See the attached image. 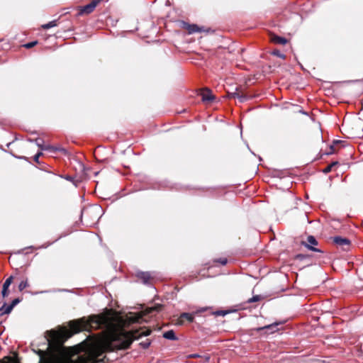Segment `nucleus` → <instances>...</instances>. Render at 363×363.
I'll use <instances>...</instances> for the list:
<instances>
[{
    "instance_id": "nucleus-29",
    "label": "nucleus",
    "mask_w": 363,
    "mask_h": 363,
    "mask_svg": "<svg viewBox=\"0 0 363 363\" xmlns=\"http://www.w3.org/2000/svg\"><path fill=\"white\" fill-rule=\"evenodd\" d=\"M206 311V308H201L199 310H198L197 311H196L195 314H197V313H201V312H204Z\"/></svg>"
},
{
    "instance_id": "nucleus-21",
    "label": "nucleus",
    "mask_w": 363,
    "mask_h": 363,
    "mask_svg": "<svg viewBox=\"0 0 363 363\" xmlns=\"http://www.w3.org/2000/svg\"><path fill=\"white\" fill-rule=\"evenodd\" d=\"M28 286V281L23 280L21 281L18 285V289L19 291H23L24 289H26Z\"/></svg>"
},
{
    "instance_id": "nucleus-22",
    "label": "nucleus",
    "mask_w": 363,
    "mask_h": 363,
    "mask_svg": "<svg viewBox=\"0 0 363 363\" xmlns=\"http://www.w3.org/2000/svg\"><path fill=\"white\" fill-rule=\"evenodd\" d=\"M272 55H276L280 58H282V59H284L285 58V55L282 54L280 51L279 50H274L272 52Z\"/></svg>"
},
{
    "instance_id": "nucleus-33",
    "label": "nucleus",
    "mask_w": 363,
    "mask_h": 363,
    "mask_svg": "<svg viewBox=\"0 0 363 363\" xmlns=\"http://www.w3.org/2000/svg\"><path fill=\"white\" fill-rule=\"evenodd\" d=\"M192 357H199V355L198 354H194V355H192Z\"/></svg>"
},
{
    "instance_id": "nucleus-13",
    "label": "nucleus",
    "mask_w": 363,
    "mask_h": 363,
    "mask_svg": "<svg viewBox=\"0 0 363 363\" xmlns=\"http://www.w3.org/2000/svg\"><path fill=\"white\" fill-rule=\"evenodd\" d=\"M195 313H183L180 315V322H182V318L186 319L189 323H192L194 320Z\"/></svg>"
},
{
    "instance_id": "nucleus-1",
    "label": "nucleus",
    "mask_w": 363,
    "mask_h": 363,
    "mask_svg": "<svg viewBox=\"0 0 363 363\" xmlns=\"http://www.w3.org/2000/svg\"><path fill=\"white\" fill-rule=\"evenodd\" d=\"M111 311H107L99 315L84 317L69 323L70 331L64 328L59 331L50 330L46 332V338L48 342V348L51 350L49 355L48 363L57 361L63 353V342L71 337L72 334L82 330L98 329L101 326L107 327L111 322Z\"/></svg>"
},
{
    "instance_id": "nucleus-23",
    "label": "nucleus",
    "mask_w": 363,
    "mask_h": 363,
    "mask_svg": "<svg viewBox=\"0 0 363 363\" xmlns=\"http://www.w3.org/2000/svg\"><path fill=\"white\" fill-rule=\"evenodd\" d=\"M37 43H38L37 41H33V42L28 43L25 44L23 46L26 48H31L34 47Z\"/></svg>"
},
{
    "instance_id": "nucleus-7",
    "label": "nucleus",
    "mask_w": 363,
    "mask_h": 363,
    "mask_svg": "<svg viewBox=\"0 0 363 363\" xmlns=\"http://www.w3.org/2000/svg\"><path fill=\"white\" fill-rule=\"evenodd\" d=\"M36 143H37V145L41 149V150H56V151H60V152H62L65 154L67 153V150L64 148H54L52 146H50V145H48V146H45L43 145V140H36Z\"/></svg>"
},
{
    "instance_id": "nucleus-4",
    "label": "nucleus",
    "mask_w": 363,
    "mask_h": 363,
    "mask_svg": "<svg viewBox=\"0 0 363 363\" xmlns=\"http://www.w3.org/2000/svg\"><path fill=\"white\" fill-rule=\"evenodd\" d=\"M19 302H20L19 298H15L12 301L11 304H7V303H4L3 304V306L0 308L1 314L3 315V314L10 313L11 312V311L13 310V307L15 306H16Z\"/></svg>"
},
{
    "instance_id": "nucleus-10",
    "label": "nucleus",
    "mask_w": 363,
    "mask_h": 363,
    "mask_svg": "<svg viewBox=\"0 0 363 363\" xmlns=\"http://www.w3.org/2000/svg\"><path fill=\"white\" fill-rule=\"evenodd\" d=\"M137 277L146 284L149 282L150 274L148 272H140L137 273Z\"/></svg>"
},
{
    "instance_id": "nucleus-30",
    "label": "nucleus",
    "mask_w": 363,
    "mask_h": 363,
    "mask_svg": "<svg viewBox=\"0 0 363 363\" xmlns=\"http://www.w3.org/2000/svg\"><path fill=\"white\" fill-rule=\"evenodd\" d=\"M220 263L223 264V265H225L226 263H227V259H224L223 260L220 261Z\"/></svg>"
},
{
    "instance_id": "nucleus-9",
    "label": "nucleus",
    "mask_w": 363,
    "mask_h": 363,
    "mask_svg": "<svg viewBox=\"0 0 363 363\" xmlns=\"http://www.w3.org/2000/svg\"><path fill=\"white\" fill-rule=\"evenodd\" d=\"M142 318V316L140 315L136 314H132L126 316V318L125 320V323L127 324H130L133 323H138L140 322V320Z\"/></svg>"
},
{
    "instance_id": "nucleus-19",
    "label": "nucleus",
    "mask_w": 363,
    "mask_h": 363,
    "mask_svg": "<svg viewBox=\"0 0 363 363\" xmlns=\"http://www.w3.org/2000/svg\"><path fill=\"white\" fill-rule=\"evenodd\" d=\"M96 210H99V208L97 207H95V208H90V209H85L82 212V216H89V214H91V213L95 211Z\"/></svg>"
},
{
    "instance_id": "nucleus-14",
    "label": "nucleus",
    "mask_w": 363,
    "mask_h": 363,
    "mask_svg": "<svg viewBox=\"0 0 363 363\" xmlns=\"http://www.w3.org/2000/svg\"><path fill=\"white\" fill-rule=\"evenodd\" d=\"M163 337L167 340H175L177 337L172 330H168L163 334Z\"/></svg>"
},
{
    "instance_id": "nucleus-11",
    "label": "nucleus",
    "mask_w": 363,
    "mask_h": 363,
    "mask_svg": "<svg viewBox=\"0 0 363 363\" xmlns=\"http://www.w3.org/2000/svg\"><path fill=\"white\" fill-rule=\"evenodd\" d=\"M272 41L276 44L285 45L287 43V40L285 38L273 35L272 37Z\"/></svg>"
},
{
    "instance_id": "nucleus-24",
    "label": "nucleus",
    "mask_w": 363,
    "mask_h": 363,
    "mask_svg": "<svg viewBox=\"0 0 363 363\" xmlns=\"http://www.w3.org/2000/svg\"><path fill=\"white\" fill-rule=\"evenodd\" d=\"M233 96L234 98H235V97L238 98L240 102H243L245 100V96H240L238 94H236V93L233 94Z\"/></svg>"
},
{
    "instance_id": "nucleus-3",
    "label": "nucleus",
    "mask_w": 363,
    "mask_h": 363,
    "mask_svg": "<svg viewBox=\"0 0 363 363\" xmlns=\"http://www.w3.org/2000/svg\"><path fill=\"white\" fill-rule=\"evenodd\" d=\"M101 1H102V0H93L89 4H86L84 6H82L80 9L79 14L82 15L84 13H91Z\"/></svg>"
},
{
    "instance_id": "nucleus-17",
    "label": "nucleus",
    "mask_w": 363,
    "mask_h": 363,
    "mask_svg": "<svg viewBox=\"0 0 363 363\" xmlns=\"http://www.w3.org/2000/svg\"><path fill=\"white\" fill-rule=\"evenodd\" d=\"M56 26H57V21L54 20V21H50V22H49L48 23L42 25V28L43 29L47 30V29H49L50 28L55 27Z\"/></svg>"
},
{
    "instance_id": "nucleus-18",
    "label": "nucleus",
    "mask_w": 363,
    "mask_h": 363,
    "mask_svg": "<svg viewBox=\"0 0 363 363\" xmlns=\"http://www.w3.org/2000/svg\"><path fill=\"white\" fill-rule=\"evenodd\" d=\"M13 279V277L12 276H10L9 278H7L3 284V287L9 289V287L11 284Z\"/></svg>"
},
{
    "instance_id": "nucleus-31",
    "label": "nucleus",
    "mask_w": 363,
    "mask_h": 363,
    "mask_svg": "<svg viewBox=\"0 0 363 363\" xmlns=\"http://www.w3.org/2000/svg\"><path fill=\"white\" fill-rule=\"evenodd\" d=\"M298 111H299L300 113H301L302 114L307 115V113H306L305 111H303V110H301V109H300Z\"/></svg>"
},
{
    "instance_id": "nucleus-12",
    "label": "nucleus",
    "mask_w": 363,
    "mask_h": 363,
    "mask_svg": "<svg viewBox=\"0 0 363 363\" xmlns=\"http://www.w3.org/2000/svg\"><path fill=\"white\" fill-rule=\"evenodd\" d=\"M162 305L156 304L154 306L147 308L144 311V315L152 313L154 311H160L161 310Z\"/></svg>"
},
{
    "instance_id": "nucleus-25",
    "label": "nucleus",
    "mask_w": 363,
    "mask_h": 363,
    "mask_svg": "<svg viewBox=\"0 0 363 363\" xmlns=\"http://www.w3.org/2000/svg\"><path fill=\"white\" fill-rule=\"evenodd\" d=\"M140 345L144 349H146L150 345V342L148 340H147L145 342H140Z\"/></svg>"
},
{
    "instance_id": "nucleus-8",
    "label": "nucleus",
    "mask_w": 363,
    "mask_h": 363,
    "mask_svg": "<svg viewBox=\"0 0 363 363\" xmlns=\"http://www.w3.org/2000/svg\"><path fill=\"white\" fill-rule=\"evenodd\" d=\"M317 244H318V242L315 240V238L313 236L310 235V236L308 237L307 241H306V242L304 245L309 250H312L313 252H318L319 250L317 248H315V247H313V245H316Z\"/></svg>"
},
{
    "instance_id": "nucleus-26",
    "label": "nucleus",
    "mask_w": 363,
    "mask_h": 363,
    "mask_svg": "<svg viewBox=\"0 0 363 363\" xmlns=\"http://www.w3.org/2000/svg\"><path fill=\"white\" fill-rule=\"evenodd\" d=\"M9 294V289H6V288H4L2 287V291H1V295L4 298L6 297Z\"/></svg>"
},
{
    "instance_id": "nucleus-20",
    "label": "nucleus",
    "mask_w": 363,
    "mask_h": 363,
    "mask_svg": "<svg viewBox=\"0 0 363 363\" xmlns=\"http://www.w3.org/2000/svg\"><path fill=\"white\" fill-rule=\"evenodd\" d=\"M4 363H19L14 357H6L3 359Z\"/></svg>"
},
{
    "instance_id": "nucleus-5",
    "label": "nucleus",
    "mask_w": 363,
    "mask_h": 363,
    "mask_svg": "<svg viewBox=\"0 0 363 363\" xmlns=\"http://www.w3.org/2000/svg\"><path fill=\"white\" fill-rule=\"evenodd\" d=\"M333 240L334 243L337 245L342 247L345 250H348V247L350 245V240L349 239L336 236L333 238Z\"/></svg>"
},
{
    "instance_id": "nucleus-28",
    "label": "nucleus",
    "mask_w": 363,
    "mask_h": 363,
    "mask_svg": "<svg viewBox=\"0 0 363 363\" xmlns=\"http://www.w3.org/2000/svg\"><path fill=\"white\" fill-rule=\"evenodd\" d=\"M43 155L42 152H38L35 156H34V161L36 162H38V160H39V157Z\"/></svg>"
},
{
    "instance_id": "nucleus-6",
    "label": "nucleus",
    "mask_w": 363,
    "mask_h": 363,
    "mask_svg": "<svg viewBox=\"0 0 363 363\" xmlns=\"http://www.w3.org/2000/svg\"><path fill=\"white\" fill-rule=\"evenodd\" d=\"M201 96L203 102H210L214 99L211 91L208 89H203L201 92Z\"/></svg>"
},
{
    "instance_id": "nucleus-2",
    "label": "nucleus",
    "mask_w": 363,
    "mask_h": 363,
    "mask_svg": "<svg viewBox=\"0 0 363 363\" xmlns=\"http://www.w3.org/2000/svg\"><path fill=\"white\" fill-rule=\"evenodd\" d=\"M149 329H140L131 332H124L123 330L114 332L111 335V344L113 347L123 350L128 348L133 340L138 339L142 336H147L150 334Z\"/></svg>"
},
{
    "instance_id": "nucleus-15",
    "label": "nucleus",
    "mask_w": 363,
    "mask_h": 363,
    "mask_svg": "<svg viewBox=\"0 0 363 363\" xmlns=\"http://www.w3.org/2000/svg\"><path fill=\"white\" fill-rule=\"evenodd\" d=\"M279 325V323H274L272 324H270V325L264 326L262 328H259V330L268 329V330H272V333H274V332H275V331H277L278 330L277 329V326Z\"/></svg>"
},
{
    "instance_id": "nucleus-32",
    "label": "nucleus",
    "mask_w": 363,
    "mask_h": 363,
    "mask_svg": "<svg viewBox=\"0 0 363 363\" xmlns=\"http://www.w3.org/2000/svg\"><path fill=\"white\" fill-rule=\"evenodd\" d=\"M330 167H328L326 169H325V172H329L330 170Z\"/></svg>"
},
{
    "instance_id": "nucleus-27",
    "label": "nucleus",
    "mask_w": 363,
    "mask_h": 363,
    "mask_svg": "<svg viewBox=\"0 0 363 363\" xmlns=\"http://www.w3.org/2000/svg\"><path fill=\"white\" fill-rule=\"evenodd\" d=\"M259 300V296H254L252 298H250L248 300V302L249 303H252V302H255V301H257Z\"/></svg>"
},
{
    "instance_id": "nucleus-16",
    "label": "nucleus",
    "mask_w": 363,
    "mask_h": 363,
    "mask_svg": "<svg viewBox=\"0 0 363 363\" xmlns=\"http://www.w3.org/2000/svg\"><path fill=\"white\" fill-rule=\"evenodd\" d=\"M186 28H187L189 34H192V33L201 31V29L195 24L188 25Z\"/></svg>"
}]
</instances>
